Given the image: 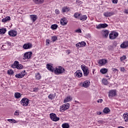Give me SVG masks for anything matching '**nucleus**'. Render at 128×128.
<instances>
[{"mask_svg": "<svg viewBox=\"0 0 128 128\" xmlns=\"http://www.w3.org/2000/svg\"><path fill=\"white\" fill-rule=\"evenodd\" d=\"M54 72L56 74H64V72H66V70H64V68L60 66L58 68H54Z\"/></svg>", "mask_w": 128, "mask_h": 128, "instance_id": "f257e3e1", "label": "nucleus"}, {"mask_svg": "<svg viewBox=\"0 0 128 128\" xmlns=\"http://www.w3.org/2000/svg\"><path fill=\"white\" fill-rule=\"evenodd\" d=\"M81 68L84 72V76H88L90 74V70H88V68L84 64H82L81 66Z\"/></svg>", "mask_w": 128, "mask_h": 128, "instance_id": "f03ea898", "label": "nucleus"}, {"mask_svg": "<svg viewBox=\"0 0 128 128\" xmlns=\"http://www.w3.org/2000/svg\"><path fill=\"white\" fill-rule=\"evenodd\" d=\"M29 102L30 100L28 99L24 98L21 100L20 104H22V106H28Z\"/></svg>", "mask_w": 128, "mask_h": 128, "instance_id": "7ed1b4c3", "label": "nucleus"}, {"mask_svg": "<svg viewBox=\"0 0 128 128\" xmlns=\"http://www.w3.org/2000/svg\"><path fill=\"white\" fill-rule=\"evenodd\" d=\"M118 36V33L115 32H112L109 34V38L110 40H114L115 38H116Z\"/></svg>", "mask_w": 128, "mask_h": 128, "instance_id": "20e7f679", "label": "nucleus"}, {"mask_svg": "<svg viewBox=\"0 0 128 128\" xmlns=\"http://www.w3.org/2000/svg\"><path fill=\"white\" fill-rule=\"evenodd\" d=\"M70 108V104H64L60 107V112H62L66 110H68Z\"/></svg>", "mask_w": 128, "mask_h": 128, "instance_id": "39448f33", "label": "nucleus"}, {"mask_svg": "<svg viewBox=\"0 0 128 128\" xmlns=\"http://www.w3.org/2000/svg\"><path fill=\"white\" fill-rule=\"evenodd\" d=\"M50 118H51L53 122H58L60 120V118L56 116V114L52 113L50 114Z\"/></svg>", "mask_w": 128, "mask_h": 128, "instance_id": "423d86ee", "label": "nucleus"}, {"mask_svg": "<svg viewBox=\"0 0 128 128\" xmlns=\"http://www.w3.org/2000/svg\"><path fill=\"white\" fill-rule=\"evenodd\" d=\"M108 26V25L106 24H100L96 26V28L100 30V28H106Z\"/></svg>", "mask_w": 128, "mask_h": 128, "instance_id": "0eeeda50", "label": "nucleus"}, {"mask_svg": "<svg viewBox=\"0 0 128 128\" xmlns=\"http://www.w3.org/2000/svg\"><path fill=\"white\" fill-rule=\"evenodd\" d=\"M24 50H29L32 48V43L28 42L27 44H24L22 46Z\"/></svg>", "mask_w": 128, "mask_h": 128, "instance_id": "6e6552de", "label": "nucleus"}, {"mask_svg": "<svg viewBox=\"0 0 128 128\" xmlns=\"http://www.w3.org/2000/svg\"><path fill=\"white\" fill-rule=\"evenodd\" d=\"M26 76V70H24L21 74H16L15 76L16 78H22Z\"/></svg>", "mask_w": 128, "mask_h": 128, "instance_id": "1a4fd4ad", "label": "nucleus"}, {"mask_svg": "<svg viewBox=\"0 0 128 128\" xmlns=\"http://www.w3.org/2000/svg\"><path fill=\"white\" fill-rule=\"evenodd\" d=\"M32 52H26L24 54V58L27 60H29V58H30L32 57Z\"/></svg>", "mask_w": 128, "mask_h": 128, "instance_id": "9d476101", "label": "nucleus"}, {"mask_svg": "<svg viewBox=\"0 0 128 128\" xmlns=\"http://www.w3.org/2000/svg\"><path fill=\"white\" fill-rule=\"evenodd\" d=\"M107 63H108V60L105 59L100 60L98 62V64L101 66H104V64H107Z\"/></svg>", "mask_w": 128, "mask_h": 128, "instance_id": "9b49d317", "label": "nucleus"}, {"mask_svg": "<svg viewBox=\"0 0 128 128\" xmlns=\"http://www.w3.org/2000/svg\"><path fill=\"white\" fill-rule=\"evenodd\" d=\"M74 76L80 78L82 76V72L80 70H78L74 74Z\"/></svg>", "mask_w": 128, "mask_h": 128, "instance_id": "f8f14e48", "label": "nucleus"}, {"mask_svg": "<svg viewBox=\"0 0 128 128\" xmlns=\"http://www.w3.org/2000/svg\"><path fill=\"white\" fill-rule=\"evenodd\" d=\"M114 12H106L104 13V16L106 18L112 16H114Z\"/></svg>", "mask_w": 128, "mask_h": 128, "instance_id": "ddd939ff", "label": "nucleus"}, {"mask_svg": "<svg viewBox=\"0 0 128 128\" xmlns=\"http://www.w3.org/2000/svg\"><path fill=\"white\" fill-rule=\"evenodd\" d=\"M8 34H9L10 36H16L18 34V32L16 30H11L8 32Z\"/></svg>", "mask_w": 128, "mask_h": 128, "instance_id": "4468645a", "label": "nucleus"}, {"mask_svg": "<svg viewBox=\"0 0 128 128\" xmlns=\"http://www.w3.org/2000/svg\"><path fill=\"white\" fill-rule=\"evenodd\" d=\"M46 68L50 72H54V68L52 64H46Z\"/></svg>", "mask_w": 128, "mask_h": 128, "instance_id": "2eb2a0df", "label": "nucleus"}, {"mask_svg": "<svg viewBox=\"0 0 128 128\" xmlns=\"http://www.w3.org/2000/svg\"><path fill=\"white\" fill-rule=\"evenodd\" d=\"M116 94V90H111L109 92L108 96L110 98H112L113 96H115Z\"/></svg>", "mask_w": 128, "mask_h": 128, "instance_id": "dca6fc26", "label": "nucleus"}, {"mask_svg": "<svg viewBox=\"0 0 128 128\" xmlns=\"http://www.w3.org/2000/svg\"><path fill=\"white\" fill-rule=\"evenodd\" d=\"M109 33L110 32L108 30H104L102 32V34L104 38H108Z\"/></svg>", "mask_w": 128, "mask_h": 128, "instance_id": "f3484780", "label": "nucleus"}, {"mask_svg": "<svg viewBox=\"0 0 128 128\" xmlns=\"http://www.w3.org/2000/svg\"><path fill=\"white\" fill-rule=\"evenodd\" d=\"M90 82L88 80H86L83 82L82 86L84 88H88V86H90Z\"/></svg>", "mask_w": 128, "mask_h": 128, "instance_id": "a211bd4d", "label": "nucleus"}, {"mask_svg": "<svg viewBox=\"0 0 128 128\" xmlns=\"http://www.w3.org/2000/svg\"><path fill=\"white\" fill-rule=\"evenodd\" d=\"M60 24L62 26H66L68 24V20L66 18H62L60 20Z\"/></svg>", "mask_w": 128, "mask_h": 128, "instance_id": "6ab92c4d", "label": "nucleus"}, {"mask_svg": "<svg viewBox=\"0 0 128 128\" xmlns=\"http://www.w3.org/2000/svg\"><path fill=\"white\" fill-rule=\"evenodd\" d=\"M128 46V41L124 42L120 44V48H126Z\"/></svg>", "mask_w": 128, "mask_h": 128, "instance_id": "aec40b11", "label": "nucleus"}, {"mask_svg": "<svg viewBox=\"0 0 128 128\" xmlns=\"http://www.w3.org/2000/svg\"><path fill=\"white\" fill-rule=\"evenodd\" d=\"M10 16H6V17L2 19V22L6 23L8 22H10Z\"/></svg>", "mask_w": 128, "mask_h": 128, "instance_id": "412c9836", "label": "nucleus"}, {"mask_svg": "<svg viewBox=\"0 0 128 128\" xmlns=\"http://www.w3.org/2000/svg\"><path fill=\"white\" fill-rule=\"evenodd\" d=\"M30 18L34 22L38 20V16L36 15H30Z\"/></svg>", "mask_w": 128, "mask_h": 128, "instance_id": "4be33fe9", "label": "nucleus"}, {"mask_svg": "<svg viewBox=\"0 0 128 128\" xmlns=\"http://www.w3.org/2000/svg\"><path fill=\"white\" fill-rule=\"evenodd\" d=\"M72 100V98L70 96H69L64 98V102H70Z\"/></svg>", "mask_w": 128, "mask_h": 128, "instance_id": "5701e85b", "label": "nucleus"}, {"mask_svg": "<svg viewBox=\"0 0 128 128\" xmlns=\"http://www.w3.org/2000/svg\"><path fill=\"white\" fill-rule=\"evenodd\" d=\"M123 118L124 122H128V112H125L123 114Z\"/></svg>", "mask_w": 128, "mask_h": 128, "instance_id": "b1692460", "label": "nucleus"}, {"mask_svg": "<svg viewBox=\"0 0 128 128\" xmlns=\"http://www.w3.org/2000/svg\"><path fill=\"white\" fill-rule=\"evenodd\" d=\"M88 19V16L86 15H84L80 16V20L82 22H84V20H86Z\"/></svg>", "mask_w": 128, "mask_h": 128, "instance_id": "393cba45", "label": "nucleus"}, {"mask_svg": "<svg viewBox=\"0 0 128 128\" xmlns=\"http://www.w3.org/2000/svg\"><path fill=\"white\" fill-rule=\"evenodd\" d=\"M70 11V8L68 7H63L62 8V12H69Z\"/></svg>", "mask_w": 128, "mask_h": 128, "instance_id": "a878e982", "label": "nucleus"}, {"mask_svg": "<svg viewBox=\"0 0 128 128\" xmlns=\"http://www.w3.org/2000/svg\"><path fill=\"white\" fill-rule=\"evenodd\" d=\"M6 32V28H2L0 29V34H4Z\"/></svg>", "mask_w": 128, "mask_h": 128, "instance_id": "bb28decb", "label": "nucleus"}, {"mask_svg": "<svg viewBox=\"0 0 128 128\" xmlns=\"http://www.w3.org/2000/svg\"><path fill=\"white\" fill-rule=\"evenodd\" d=\"M20 64V62H18V61H15L14 64L12 65V68H17V64Z\"/></svg>", "mask_w": 128, "mask_h": 128, "instance_id": "cd10ccee", "label": "nucleus"}, {"mask_svg": "<svg viewBox=\"0 0 128 128\" xmlns=\"http://www.w3.org/2000/svg\"><path fill=\"white\" fill-rule=\"evenodd\" d=\"M100 72L101 74H106L108 72V69L106 68H102L100 70Z\"/></svg>", "mask_w": 128, "mask_h": 128, "instance_id": "c85d7f7f", "label": "nucleus"}, {"mask_svg": "<svg viewBox=\"0 0 128 128\" xmlns=\"http://www.w3.org/2000/svg\"><path fill=\"white\" fill-rule=\"evenodd\" d=\"M33 0L34 2H35V4H42L44 2V0Z\"/></svg>", "mask_w": 128, "mask_h": 128, "instance_id": "c756f323", "label": "nucleus"}, {"mask_svg": "<svg viewBox=\"0 0 128 128\" xmlns=\"http://www.w3.org/2000/svg\"><path fill=\"white\" fill-rule=\"evenodd\" d=\"M54 98H56V95L54 94H50L48 96V98L51 100H54Z\"/></svg>", "mask_w": 128, "mask_h": 128, "instance_id": "7c9ffc66", "label": "nucleus"}, {"mask_svg": "<svg viewBox=\"0 0 128 128\" xmlns=\"http://www.w3.org/2000/svg\"><path fill=\"white\" fill-rule=\"evenodd\" d=\"M110 112V110L106 107L103 110V112H104V114H108Z\"/></svg>", "mask_w": 128, "mask_h": 128, "instance_id": "2f4dec72", "label": "nucleus"}, {"mask_svg": "<svg viewBox=\"0 0 128 128\" xmlns=\"http://www.w3.org/2000/svg\"><path fill=\"white\" fill-rule=\"evenodd\" d=\"M20 96H22V94H20V93H18V92L14 93V97L16 98H20Z\"/></svg>", "mask_w": 128, "mask_h": 128, "instance_id": "473e14b6", "label": "nucleus"}, {"mask_svg": "<svg viewBox=\"0 0 128 128\" xmlns=\"http://www.w3.org/2000/svg\"><path fill=\"white\" fill-rule=\"evenodd\" d=\"M62 128H70V124L68 123H64L62 124Z\"/></svg>", "mask_w": 128, "mask_h": 128, "instance_id": "72a5a7b5", "label": "nucleus"}, {"mask_svg": "<svg viewBox=\"0 0 128 128\" xmlns=\"http://www.w3.org/2000/svg\"><path fill=\"white\" fill-rule=\"evenodd\" d=\"M41 78H42V76H40V73L36 74V80H40Z\"/></svg>", "mask_w": 128, "mask_h": 128, "instance_id": "f704fd0d", "label": "nucleus"}, {"mask_svg": "<svg viewBox=\"0 0 128 128\" xmlns=\"http://www.w3.org/2000/svg\"><path fill=\"white\" fill-rule=\"evenodd\" d=\"M80 46H81V48H84V46H86V43L85 42H80Z\"/></svg>", "mask_w": 128, "mask_h": 128, "instance_id": "c9c22d12", "label": "nucleus"}, {"mask_svg": "<svg viewBox=\"0 0 128 128\" xmlns=\"http://www.w3.org/2000/svg\"><path fill=\"white\" fill-rule=\"evenodd\" d=\"M51 28H52V30H56L58 28V24H54L52 25Z\"/></svg>", "mask_w": 128, "mask_h": 128, "instance_id": "e433bc0d", "label": "nucleus"}, {"mask_svg": "<svg viewBox=\"0 0 128 128\" xmlns=\"http://www.w3.org/2000/svg\"><path fill=\"white\" fill-rule=\"evenodd\" d=\"M17 68L18 70H22V64H17Z\"/></svg>", "mask_w": 128, "mask_h": 128, "instance_id": "4c0bfd02", "label": "nucleus"}, {"mask_svg": "<svg viewBox=\"0 0 128 128\" xmlns=\"http://www.w3.org/2000/svg\"><path fill=\"white\" fill-rule=\"evenodd\" d=\"M80 16V14H78V12H76L74 14V18H78Z\"/></svg>", "mask_w": 128, "mask_h": 128, "instance_id": "58836bf2", "label": "nucleus"}, {"mask_svg": "<svg viewBox=\"0 0 128 128\" xmlns=\"http://www.w3.org/2000/svg\"><path fill=\"white\" fill-rule=\"evenodd\" d=\"M8 74H14V71L12 70H9L8 71Z\"/></svg>", "mask_w": 128, "mask_h": 128, "instance_id": "ea45409f", "label": "nucleus"}, {"mask_svg": "<svg viewBox=\"0 0 128 128\" xmlns=\"http://www.w3.org/2000/svg\"><path fill=\"white\" fill-rule=\"evenodd\" d=\"M76 4H78V6H80V4H82V2L80 0H77L76 1Z\"/></svg>", "mask_w": 128, "mask_h": 128, "instance_id": "a19ab883", "label": "nucleus"}, {"mask_svg": "<svg viewBox=\"0 0 128 128\" xmlns=\"http://www.w3.org/2000/svg\"><path fill=\"white\" fill-rule=\"evenodd\" d=\"M126 59V56H123L120 58V60L122 62V60H124Z\"/></svg>", "mask_w": 128, "mask_h": 128, "instance_id": "79ce46f5", "label": "nucleus"}, {"mask_svg": "<svg viewBox=\"0 0 128 128\" xmlns=\"http://www.w3.org/2000/svg\"><path fill=\"white\" fill-rule=\"evenodd\" d=\"M102 84H108V80L106 79H103L102 80Z\"/></svg>", "mask_w": 128, "mask_h": 128, "instance_id": "37998d69", "label": "nucleus"}, {"mask_svg": "<svg viewBox=\"0 0 128 128\" xmlns=\"http://www.w3.org/2000/svg\"><path fill=\"white\" fill-rule=\"evenodd\" d=\"M56 40H58V37H56V36H54L52 38V42H56Z\"/></svg>", "mask_w": 128, "mask_h": 128, "instance_id": "c03bdc74", "label": "nucleus"}, {"mask_svg": "<svg viewBox=\"0 0 128 128\" xmlns=\"http://www.w3.org/2000/svg\"><path fill=\"white\" fill-rule=\"evenodd\" d=\"M14 116H20V111L18 110H16L14 113Z\"/></svg>", "mask_w": 128, "mask_h": 128, "instance_id": "a18cd8bd", "label": "nucleus"}, {"mask_svg": "<svg viewBox=\"0 0 128 128\" xmlns=\"http://www.w3.org/2000/svg\"><path fill=\"white\" fill-rule=\"evenodd\" d=\"M38 91V88L35 87L33 88V92H36Z\"/></svg>", "mask_w": 128, "mask_h": 128, "instance_id": "49530a36", "label": "nucleus"}, {"mask_svg": "<svg viewBox=\"0 0 128 128\" xmlns=\"http://www.w3.org/2000/svg\"><path fill=\"white\" fill-rule=\"evenodd\" d=\"M112 70L114 72H118V70L116 68H112Z\"/></svg>", "mask_w": 128, "mask_h": 128, "instance_id": "de8ad7c7", "label": "nucleus"}, {"mask_svg": "<svg viewBox=\"0 0 128 128\" xmlns=\"http://www.w3.org/2000/svg\"><path fill=\"white\" fill-rule=\"evenodd\" d=\"M76 46L78 48H82V46H80V43L79 42L78 44H76Z\"/></svg>", "mask_w": 128, "mask_h": 128, "instance_id": "09e8293b", "label": "nucleus"}, {"mask_svg": "<svg viewBox=\"0 0 128 128\" xmlns=\"http://www.w3.org/2000/svg\"><path fill=\"white\" fill-rule=\"evenodd\" d=\"M96 114H98V116H102V114H104V113H102V112H96Z\"/></svg>", "mask_w": 128, "mask_h": 128, "instance_id": "8fccbe9b", "label": "nucleus"}, {"mask_svg": "<svg viewBox=\"0 0 128 128\" xmlns=\"http://www.w3.org/2000/svg\"><path fill=\"white\" fill-rule=\"evenodd\" d=\"M102 102H104V100H102V99H99L97 100V102L102 104Z\"/></svg>", "mask_w": 128, "mask_h": 128, "instance_id": "3c124183", "label": "nucleus"}, {"mask_svg": "<svg viewBox=\"0 0 128 128\" xmlns=\"http://www.w3.org/2000/svg\"><path fill=\"white\" fill-rule=\"evenodd\" d=\"M50 40L47 39L46 40V45L48 46V44H50Z\"/></svg>", "mask_w": 128, "mask_h": 128, "instance_id": "603ef678", "label": "nucleus"}, {"mask_svg": "<svg viewBox=\"0 0 128 128\" xmlns=\"http://www.w3.org/2000/svg\"><path fill=\"white\" fill-rule=\"evenodd\" d=\"M112 4H118V0H112Z\"/></svg>", "mask_w": 128, "mask_h": 128, "instance_id": "864d4df0", "label": "nucleus"}, {"mask_svg": "<svg viewBox=\"0 0 128 128\" xmlns=\"http://www.w3.org/2000/svg\"><path fill=\"white\" fill-rule=\"evenodd\" d=\"M76 32H78V34L82 32V30H80V29H78L77 30H76Z\"/></svg>", "mask_w": 128, "mask_h": 128, "instance_id": "5fc2aeb1", "label": "nucleus"}, {"mask_svg": "<svg viewBox=\"0 0 128 128\" xmlns=\"http://www.w3.org/2000/svg\"><path fill=\"white\" fill-rule=\"evenodd\" d=\"M14 119H8V121L9 122H11V124H12V121Z\"/></svg>", "mask_w": 128, "mask_h": 128, "instance_id": "6e6d98bb", "label": "nucleus"}, {"mask_svg": "<svg viewBox=\"0 0 128 128\" xmlns=\"http://www.w3.org/2000/svg\"><path fill=\"white\" fill-rule=\"evenodd\" d=\"M55 12L56 14H60V10H56Z\"/></svg>", "mask_w": 128, "mask_h": 128, "instance_id": "4d7b16f0", "label": "nucleus"}, {"mask_svg": "<svg viewBox=\"0 0 128 128\" xmlns=\"http://www.w3.org/2000/svg\"><path fill=\"white\" fill-rule=\"evenodd\" d=\"M70 52H71L70 50H66V54H70Z\"/></svg>", "mask_w": 128, "mask_h": 128, "instance_id": "13d9d810", "label": "nucleus"}, {"mask_svg": "<svg viewBox=\"0 0 128 128\" xmlns=\"http://www.w3.org/2000/svg\"><path fill=\"white\" fill-rule=\"evenodd\" d=\"M124 70H126V69H124V68L122 67L120 68V71L121 72H124Z\"/></svg>", "mask_w": 128, "mask_h": 128, "instance_id": "bf43d9fd", "label": "nucleus"}, {"mask_svg": "<svg viewBox=\"0 0 128 128\" xmlns=\"http://www.w3.org/2000/svg\"><path fill=\"white\" fill-rule=\"evenodd\" d=\"M12 122L14 124H16L18 122V121H16L15 120L13 119V121H12Z\"/></svg>", "mask_w": 128, "mask_h": 128, "instance_id": "052dcab7", "label": "nucleus"}, {"mask_svg": "<svg viewBox=\"0 0 128 128\" xmlns=\"http://www.w3.org/2000/svg\"><path fill=\"white\" fill-rule=\"evenodd\" d=\"M124 12H125V14H128V10L126 9L124 10Z\"/></svg>", "mask_w": 128, "mask_h": 128, "instance_id": "680f3d73", "label": "nucleus"}, {"mask_svg": "<svg viewBox=\"0 0 128 128\" xmlns=\"http://www.w3.org/2000/svg\"><path fill=\"white\" fill-rule=\"evenodd\" d=\"M92 74H94V72H96V69H92Z\"/></svg>", "mask_w": 128, "mask_h": 128, "instance_id": "e2e57ef3", "label": "nucleus"}, {"mask_svg": "<svg viewBox=\"0 0 128 128\" xmlns=\"http://www.w3.org/2000/svg\"><path fill=\"white\" fill-rule=\"evenodd\" d=\"M114 46H116V42H114Z\"/></svg>", "mask_w": 128, "mask_h": 128, "instance_id": "0e129e2a", "label": "nucleus"}]
</instances>
